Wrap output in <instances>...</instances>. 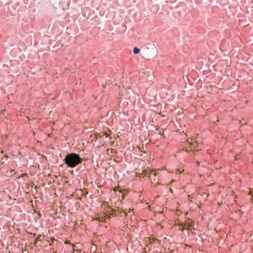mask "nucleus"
I'll list each match as a JSON object with an SVG mask.
<instances>
[{
	"label": "nucleus",
	"mask_w": 253,
	"mask_h": 253,
	"mask_svg": "<svg viewBox=\"0 0 253 253\" xmlns=\"http://www.w3.org/2000/svg\"><path fill=\"white\" fill-rule=\"evenodd\" d=\"M64 164L69 168H74L82 162V159L75 153L67 154L63 160Z\"/></svg>",
	"instance_id": "1"
},
{
	"label": "nucleus",
	"mask_w": 253,
	"mask_h": 253,
	"mask_svg": "<svg viewBox=\"0 0 253 253\" xmlns=\"http://www.w3.org/2000/svg\"><path fill=\"white\" fill-rule=\"evenodd\" d=\"M157 54V50L155 44L153 43H147L144 48V54L146 57L150 59L154 58Z\"/></svg>",
	"instance_id": "2"
},
{
	"label": "nucleus",
	"mask_w": 253,
	"mask_h": 253,
	"mask_svg": "<svg viewBox=\"0 0 253 253\" xmlns=\"http://www.w3.org/2000/svg\"><path fill=\"white\" fill-rule=\"evenodd\" d=\"M140 52V49L137 47H134L133 49V52L135 54L139 53Z\"/></svg>",
	"instance_id": "3"
},
{
	"label": "nucleus",
	"mask_w": 253,
	"mask_h": 253,
	"mask_svg": "<svg viewBox=\"0 0 253 253\" xmlns=\"http://www.w3.org/2000/svg\"><path fill=\"white\" fill-rule=\"evenodd\" d=\"M157 173H156V172L155 171H152L150 173V175L149 176V177L151 179H152V178H153L156 175Z\"/></svg>",
	"instance_id": "4"
},
{
	"label": "nucleus",
	"mask_w": 253,
	"mask_h": 253,
	"mask_svg": "<svg viewBox=\"0 0 253 253\" xmlns=\"http://www.w3.org/2000/svg\"><path fill=\"white\" fill-rule=\"evenodd\" d=\"M197 163L198 164V165H199L200 163H199V161H197Z\"/></svg>",
	"instance_id": "5"
}]
</instances>
